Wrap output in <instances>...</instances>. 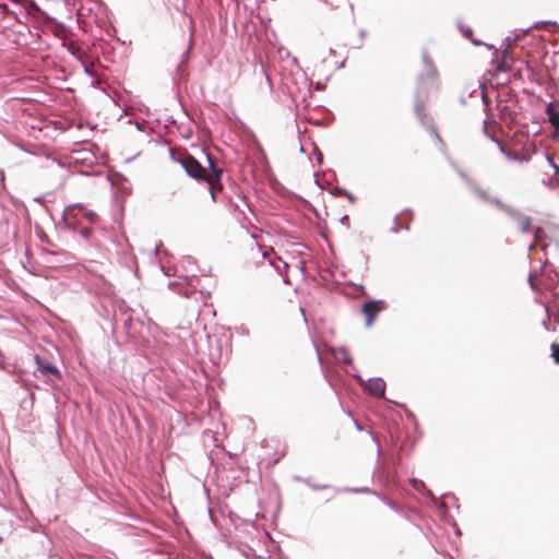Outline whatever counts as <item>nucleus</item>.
I'll list each match as a JSON object with an SVG mask.
<instances>
[{
    "label": "nucleus",
    "instance_id": "obj_49",
    "mask_svg": "<svg viewBox=\"0 0 559 559\" xmlns=\"http://www.w3.org/2000/svg\"><path fill=\"white\" fill-rule=\"evenodd\" d=\"M8 14H12L14 16V19L16 20V22H21V20L19 19L17 14L13 11H7Z\"/></svg>",
    "mask_w": 559,
    "mask_h": 559
},
{
    "label": "nucleus",
    "instance_id": "obj_9",
    "mask_svg": "<svg viewBox=\"0 0 559 559\" xmlns=\"http://www.w3.org/2000/svg\"><path fill=\"white\" fill-rule=\"evenodd\" d=\"M62 223L68 230L79 234L85 241H90L92 236V228L81 226L79 219H73L71 216L63 214Z\"/></svg>",
    "mask_w": 559,
    "mask_h": 559
},
{
    "label": "nucleus",
    "instance_id": "obj_50",
    "mask_svg": "<svg viewBox=\"0 0 559 559\" xmlns=\"http://www.w3.org/2000/svg\"><path fill=\"white\" fill-rule=\"evenodd\" d=\"M406 416H407V418L415 420V415L412 412L407 411Z\"/></svg>",
    "mask_w": 559,
    "mask_h": 559
},
{
    "label": "nucleus",
    "instance_id": "obj_29",
    "mask_svg": "<svg viewBox=\"0 0 559 559\" xmlns=\"http://www.w3.org/2000/svg\"><path fill=\"white\" fill-rule=\"evenodd\" d=\"M340 352L342 353V361L347 365H352L353 359L350 355L348 354L347 349L345 347H341Z\"/></svg>",
    "mask_w": 559,
    "mask_h": 559
},
{
    "label": "nucleus",
    "instance_id": "obj_22",
    "mask_svg": "<svg viewBox=\"0 0 559 559\" xmlns=\"http://www.w3.org/2000/svg\"><path fill=\"white\" fill-rule=\"evenodd\" d=\"M558 112H559V110L557 109V104L555 102H549L546 105L545 114L547 115L548 118L551 117V115H555Z\"/></svg>",
    "mask_w": 559,
    "mask_h": 559
},
{
    "label": "nucleus",
    "instance_id": "obj_20",
    "mask_svg": "<svg viewBox=\"0 0 559 559\" xmlns=\"http://www.w3.org/2000/svg\"><path fill=\"white\" fill-rule=\"evenodd\" d=\"M193 46V27L191 28L190 39H189V46L187 50L181 55V62L186 63L190 58V52L192 50Z\"/></svg>",
    "mask_w": 559,
    "mask_h": 559
},
{
    "label": "nucleus",
    "instance_id": "obj_17",
    "mask_svg": "<svg viewBox=\"0 0 559 559\" xmlns=\"http://www.w3.org/2000/svg\"><path fill=\"white\" fill-rule=\"evenodd\" d=\"M492 64L495 67V70L498 72H507L510 70V67L506 59H503L501 56H495V59L492 60Z\"/></svg>",
    "mask_w": 559,
    "mask_h": 559
},
{
    "label": "nucleus",
    "instance_id": "obj_3",
    "mask_svg": "<svg viewBox=\"0 0 559 559\" xmlns=\"http://www.w3.org/2000/svg\"><path fill=\"white\" fill-rule=\"evenodd\" d=\"M460 176L467 182L471 191L481 201L496 205L499 210L504 212L509 217H516L518 214L515 209L501 202L498 198L490 197L489 193L473 182L463 171H460Z\"/></svg>",
    "mask_w": 559,
    "mask_h": 559
},
{
    "label": "nucleus",
    "instance_id": "obj_6",
    "mask_svg": "<svg viewBox=\"0 0 559 559\" xmlns=\"http://www.w3.org/2000/svg\"><path fill=\"white\" fill-rule=\"evenodd\" d=\"M34 359L37 367L36 371L39 372L43 378H46V381H48V379H62V373L59 368L48 359L39 355H35Z\"/></svg>",
    "mask_w": 559,
    "mask_h": 559
},
{
    "label": "nucleus",
    "instance_id": "obj_56",
    "mask_svg": "<svg viewBox=\"0 0 559 559\" xmlns=\"http://www.w3.org/2000/svg\"><path fill=\"white\" fill-rule=\"evenodd\" d=\"M304 483L310 487V485H312L311 483V479L310 478H305Z\"/></svg>",
    "mask_w": 559,
    "mask_h": 559
},
{
    "label": "nucleus",
    "instance_id": "obj_11",
    "mask_svg": "<svg viewBox=\"0 0 559 559\" xmlns=\"http://www.w3.org/2000/svg\"><path fill=\"white\" fill-rule=\"evenodd\" d=\"M498 148L501 154H503L508 159L519 163H528L531 160V156L528 155H521L516 152H512L508 150L503 143H498Z\"/></svg>",
    "mask_w": 559,
    "mask_h": 559
},
{
    "label": "nucleus",
    "instance_id": "obj_10",
    "mask_svg": "<svg viewBox=\"0 0 559 559\" xmlns=\"http://www.w3.org/2000/svg\"><path fill=\"white\" fill-rule=\"evenodd\" d=\"M550 24L556 25V22H552V21H539V22H536L533 25L526 27L525 29H515L514 31V36L513 37L508 36L506 38V41L509 44V46H512L518 40H520L524 35H526L530 31H532L534 28H540V27H543L545 25H550Z\"/></svg>",
    "mask_w": 559,
    "mask_h": 559
},
{
    "label": "nucleus",
    "instance_id": "obj_19",
    "mask_svg": "<svg viewBox=\"0 0 559 559\" xmlns=\"http://www.w3.org/2000/svg\"><path fill=\"white\" fill-rule=\"evenodd\" d=\"M344 491L353 493H371L373 496L380 497L373 489L369 487L345 488Z\"/></svg>",
    "mask_w": 559,
    "mask_h": 559
},
{
    "label": "nucleus",
    "instance_id": "obj_2",
    "mask_svg": "<svg viewBox=\"0 0 559 559\" xmlns=\"http://www.w3.org/2000/svg\"><path fill=\"white\" fill-rule=\"evenodd\" d=\"M170 158L180 164L186 174L198 181L206 180L204 167L190 154H177L174 148L169 150Z\"/></svg>",
    "mask_w": 559,
    "mask_h": 559
},
{
    "label": "nucleus",
    "instance_id": "obj_53",
    "mask_svg": "<svg viewBox=\"0 0 559 559\" xmlns=\"http://www.w3.org/2000/svg\"><path fill=\"white\" fill-rule=\"evenodd\" d=\"M177 286H178V283H177V282H170V283L168 284V287H169L170 289H173L174 287H177Z\"/></svg>",
    "mask_w": 559,
    "mask_h": 559
},
{
    "label": "nucleus",
    "instance_id": "obj_35",
    "mask_svg": "<svg viewBox=\"0 0 559 559\" xmlns=\"http://www.w3.org/2000/svg\"><path fill=\"white\" fill-rule=\"evenodd\" d=\"M205 155H206V159H207V163H209V167L212 170L213 168H215L217 166L216 163H215V159H214V157L210 153H205Z\"/></svg>",
    "mask_w": 559,
    "mask_h": 559
},
{
    "label": "nucleus",
    "instance_id": "obj_16",
    "mask_svg": "<svg viewBox=\"0 0 559 559\" xmlns=\"http://www.w3.org/2000/svg\"><path fill=\"white\" fill-rule=\"evenodd\" d=\"M459 31L461 32L462 36L469 39L473 45L480 46L483 45L481 40L474 39L473 36V29L471 26L464 25L461 22L457 23Z\"/></svg>",
    "mask_w": 559,
    "mask_h": 559
},
{
    "label": "nucleus",
    "instance_id": "obj_36",
    "mask_svg": "<svg viewBox=\"0 0 559 559\" xmlns=\"http://www.w3.org/2000/svg\"><path fill=\"white\" fill-rule=\"evenodd\" d=\"M176 72L177 74H179L181 78H183L186 75V70H185V63L180 62L177 68H176Z\"/></svg>",
    "mask_w": 559,
    "mask_h": 559
},
{
    "label": "nucleus",
    "instance_id": "obj_43",
    "mask_svg": "<svg viewBox=\"0 0 559 559\" xmlns=\"http://www.w3.org/2000/svg\"><path fill=\"white\" fill-rule=\"evenodd\" d=\"M402 214L400 213V214L394 216V218H393V226H399L401 224V221H400V216Z\"/></svg>",
    "mask_w": 559,
    "mask_h": 559
},
{
    "label": "nucleus",
    "instance_id": "obj_45",
    "mask_svg": "<svg viewBox=\"0 0 559 559\" xmlns=\"http://www.w3.org/2000/svg\"><path fill=\"white\" fill-rule=\"evenodd\" d=\"M261 71L263 72V74L265 75L266 78V81L269 82L270 86H272V82H271V79L269 76V74L265 72L264 68H263V64L261 63Z\"/></svg>",
    "mask_w": 559,
    "mask_h": 559
},
{
    "label": "nucleus",
    "instance_id": "obj_60",
    "mask_svg": "<svg viewBox=\"0 0 559 559\" xmlns=\"http://www.w3.org/2000/svg\"><path fill=\"white\" fill-rule=\"evenodd\" d=\"M555 176H559V167H556Z\"/></svg>",
    "mask_w": 559,
    "mask_h": 559
},
{
    "label": "nucleus",
    "instance_id": "obj_24",
    "mask_svg": "<svg viewBox=\"0 0 559 559\" xmlns=\"http://www.w3.org/2000/svg\"><path fill=\"white\" fill-rule=\"evenodd\" d=\"M330 193L333 197H344V194H347V190L345 188L334 186L330 189Z\"/></svg>",
    "mask_w": 559,
    "mask_h": 559
},
{
    "label": "nucleus",
    "instance_id": "obj_23",
    "mask_svg": "<svg viewBox=\"0 0 559 559\" xmlns=\"http://www.w3.org/2000/svg\"><path fill=\"white\" fill-rule=\"evenodd\" d=\"M369 433H370L373 442L377 445V455H378V457H380L382 455V449H381L379 436L372 430H370Z\"/></svg>",
    "mask_w": 559,
    "mask_h": 559
},
{
    "label": "nucleus",
    "instance_id": "obj_46",
    "mask_svg": "<svg viewBox=\"0 0 559 559\" xmlns=\"http://www.w3.org/2000/svg\"><path fill=\"white\" fill-rule=\"evenodd\" d=\"M542 231H543L542 227H537V228H535V230H534V237H535V239H538L539 234H540Z\"/></svg>",
    "mask_w": 559,
    "mask_h": 559
},
{
    "label": "nucleus",
    "instance_id": "obj_62",
    "mask_svg": "<svg viewBox=\"0 0 559 559\" xmlns=\"http://www.w3.org/2000/svg\"><path fill=\"white\" fill-rule=\"evenodd\" d=\"M300 152L305 153V148L302 145H300Z\"/></svg>",
    "mask_w": 559,
    "mask_h": 559
},
{
    "label": "nucleus",
    "instance_id": "obj_5",
    "mask_svg": "<svg viewBox=\"0 0 559 559\" xmlns=\"http://www.w3.org/2000/svg\"><path fill=\"white\" fill-rule=\"evenodd\" d=\"M388 308V304L383 299H369L361 305V313L366 318L365 325L371 326L377 316Z\"/></svg>",
    "mask_w": 559,
    "mask_h": 559
},
{
    "label": "nucleus",
    "instance_id": "obj_25",
    "mask_svg": "<svg viewBox=\"0 0 559 559\" xmlns=\"http://www.w3.org/2000/svg\"><path fill=\"white\" fill-rule=\"evenodd\" d=\"M509 44H507V48L502 50L501 57L507 60V62H514V57L511 53Z\"/></svg>",
    "mask_w": 559,
    "mask_h": 559
},
{
    "label": "nucleus",
    "instance_id": "obj_13",
    "mask_svg": "<svg viewBox=\"0 0 559 559\" xmlns=\"http://www.w3.org/2000/svg\"><path fill=\"white\" fill-rule=\"evenodd\" d=\"M518 214L516 217H510L520 225V231L523 234L530 233L532 230V218L530 216L523 215L519 210L515 209Z\"/></svg>",
    "mask_w": 559,
    "mask_h": 559
},
{
    "label": "nucleus",
    "instance_id": "obj_44",
    "mask_svg": "<svg viewBox=\"0 0 559 559\" xmlns=\"http://www.w3.org/2000/svg\"><path fill=\"white\" fill-rule=\"evenodd\" d=\"M344 197H346V198H347V200H348L350 203H354V202H355V200H356V198H355L350 192H348V191H347V194H344Z\"/></svg>",
    "mask_w": 559,
    "mask_h": 559
},
{
    "label": "nucleus",
    "instance_id": "obj_63",
    "mask_svg": "<svg viewBox=\"0 0 559 559\" xmlns=\"http://www.w3.org/2000/svg\"><path fill=\"white\" fill-rule=\"evenodd\" d=\"M300 312L302 313V316L305 317V311L302 308H300Z\"/></svg>",
    "mask_w": 559,
    "mask_h": 559
},
{
    "label": "nucleus",
    "instance_id": "obj_58",
    "mask_svg": "<svg viewBox=\"0 0 559 559\" xmlns=\"http://www.w3.org/2000/svg\"><path fill=\"white\" fill-rule=\"evenodd\" d=\"M3 179H4V174L2 170H0V181L3 182Z\"/></svg>",
    "mask_w": 559,
    "mask_h": 559
},
{
    "label": "nucleus",
    "instance_id": "obj_18",
    "mask_svg": "<svg viewBox=\"0 0 559 559\" xmlns=\"http://www.w3.org/2000/svg\"><path fill=\"white\" fill-rule=\"evenodd\" d=\"M548 122L552 127V139L559 140V112L551 115V117L548 118Z\"/></svg>",
    "mask_w": 559,
    "mask_h": 559
},
{
    "label": "nucleus",
    "instance_id": "obj_15",
    "mask_svg": "<svg viewBox=\"0 0 559 559\" xmlns=\"http://www.w3.org/2000/svg\"><path fill=\"white\" fill-rule=\"evenodd\" d=\"M181 265L186 270V277H195L197 276V266L195 261L192 257L187 255L181 260Z\"/></svg>",
    "mask_w": 559,
    "mask_h": 559
},
{
    "label": "nucleus",
    "instance_id": "obj_7",
    "mask_svg": "<svg viewBox=\"0 0 559 559\" xmlns=\"http://www.w3.org/2000/svg\"><path fill=\"white\" fill-rule=\"evenodd\" d=\"M63 214H66V216L67 215L71 216L73 219L80 221L81 218H85L91 224L94 223L95 218H96V213L94 211L87 210L86 207H84L83 205H81L79 203L68 205L64 209Z\"/></svg>",
    "mask_w": 559,
    "mask_h": 559
},
{
    "label": "nucleus",
    "instance_id": "obj_41",
    "mask_svg": "<svg viewBox=\"0 0 559 559\" xmlns=\"http://www.w3.org/2000/svg\"><path fill=\"white\" fill-rule=\"evenodd\" d=\"M353 377L359 382L360 386L364 384L365 380L357 371L353 373Z\"/></svg>",
    "mask_w": 559,
    "mask_h": 559
},
{
    "label": "nucleus",
    "instance_id": "obj_39",
    "mask_svg": "<svg viewBox=\"0 0 559 559\" xmlns=\"http://www.w3.org/2000/svg\"><path fill=\"white\" fill-rule=\"evenodd\" d=\"M177 293L186 297H190L193 292L190 288H181Z\"/></svg>",
    "mask_w": 559,
    "mask_h": 559
},
{
    "label": "nucleus",
    "instance_id": "obj_4",
    "mask_svg": "<svg viewBox=\"0 0 559 559\" xmlns=\"http://www.w3.org/2000/svg\"><path fill=\"white\" fill-rule=\"evenodd\" d=\"M409 483H411L412 487L416 491L425 495L426 497H429L431 499L432 503L437 508H439L442 511H447L448 510L447 502L445 501H440L437 497H435L433 493L429 489L426 488V485H425V483L423 480L413 477V478L409 479ZM447 498L451 499L453 501V503L456 506V508H459L457 498L453 493H450V492L449 493H444V495L441 496L440 499L444 500Z\"/></svg>",
    "mask_w": 559,
    "mask_h": 559
},
{
    "label": "nucleus",
    "instance_id": "obj_48",
    "mask_svg": "<svg viewBox=\"0 0 559 559\" xmlns=\"http://www.w3.org/2000/svg\"><path fill=\"white\" fill-rule=\"evenodd\" d=\"M314 183L320 188V189H324L323 185L320 182V180L318 179L317 175L314 174Z\"/></svg>",
    "mask_w": 559,
    "mask_h": 559
},
{
    "label": "nucleus",
    "instance_id": "obj_28",
    "mask_svg": "<svg viewBox=\"0 0 559 559\" xmlns=\"http://www.w3.org/2000/svg\"><path fill=\"white\" fill-rule=\"evenodd\" d=\"M543 183L550 189H555L559 187V179L551 177L548 178L547 180H544Z\"/></svg>",
    "mask_w": 559,
    "mask_h": 559
},
{
    "label": "nucleus",
    "instance_id": "obj_32",
    "mask_svg": "<svg viewBox=\"0 0 559 559\" xmlns=\"http://www.w3.org/2000/svg\"><path fill=\"white\" fill-rule=\"evenodd\" d=\"M313 151H314L316 159H317L318 164L321 165L323 163V154H322V152L316 145L313 147Z\"/></svg>",
    "mask_w": 559,
    "mask_h": 559
},
{
    "label": "nucleus",
    "instance_id": "obj_57",
    "mask_svg": "<svg viewBox=\"0 0 559 559\" xmlns=\"http://www.w3.org/2000/svg\"><path fill=\"white\" fill-rule=\"evenodd\" d=\"M365 36H366V31H365V29H361V31L359 32V37L362 39Z\"/></svg>",
    "mask_w": 559,
    "mask_h": 559
},
{
    "label": "nucleus",
    "instance_id": "obj_14",
    "mask_svg": "<svg viewBox=\"0 0 559 559\" xmlns=\"http://www.w3.org/2000/svg\"><path fill=\"white\" fill-rule=\"evenodd\" d=\"M498 109H499L500 119L502 121L509 122V123H513L516 120V115L518 114L510 106H508V105H503V106L498 105Z\"/></svg>",
    "mask_w": 559,
    "mask_h": 559
},
{
    "label": "nucleus",
    "instance_id": "obj_47",
    "mask_svg": "<svg viewBox=\"0 0 559 559\" xmlns=\"http://www.w3.org/2000/svg\"><path fill=\"white\" fill-rule=\"evenodd\" d=\"M293 479H294L295 481H298V483H304L305 477L299 476V475H294V476H293Z\"/></svg>",
    "mask_w": 559,
    "mask_h": 559
},
{
    "label": "nucleus",
    "instance_id": "obj_21",
    "mask_svg": "<svg viewBox=\"0 0 559 559\" xmlns=\"http://www.w3.org/2000/svg\"><path fill=\"white\" fill-rule=\"evenodd\" d=\"M487 123H488V119H485L484 122H483V132L486 136H488L492 142H495L497 145L498 143H502L501 141H499L495 134L490 133L489 130H488V127H487Z\"/></svg>",
    "mask_w": 559,
    "mask_h": 559
},
{
    "label": "nucleus",
    "instance_id": "obj_1",
    "mask_svg": "<svg viewBox=\"0 0 559 559\" xmlns=\"http://www.w3.org/2000/svg\"><path fill=\"white\" fill-rule=\"evenodd\" d=\"M421 60L424 69L417 75V87L414 94V114L419 123L431 135H433L437 141L441 142V138L436 127L433 126L432 118L426 110V102L428 99L430 90L436 86L438 80V71L426 49L423 50Z\"/></svg>",
    "mask_w": 559,
    "mask_h": 559
},
{
    "label": "nucleus",
    "instance_id": "obj_40",
    "mask_svg": "<svg viewBox=\"0 0 559 559\" xmlns=\"http://www.w3.org/2000/svg\"><path fill=\"white\" fill-rule=\"evenodd\" d=\"M340 223H341L342 225H345V226L349 227V216H348V215H346V214H345V215H343V216L341 217V219H340Z\"/></svg>",
    "mask_w": 559,
    "mask_h": 559
},
{
    "label": "nucleus",
    "instance_id": "obj_55",
    "mask_svg": "<svg viewBox=\"0 0 559 559\" xmlns=\"http://www.w3.org/2000/svg\"><path fill=\"white\" fill-rule=\"evenodd\" d=\"M481 98H483L484 103L486 104L487 103V96H486L485 91L481 92Z\"/></svg>",
    "mask_w": 559,
    "mask_h": 559
},
{
    "label": "nucleus",
    "instance_id": "obj_61",
    "mask_svg": "<svg viewBox=\"0 0 559 559\" xmlns=\"http://www.w3.org/2000/svg\"><path fill=\"white\" fill-rule=\"evenodd\" d=\"M209 514H210V518L213 520V514H212V510L209 509Z\"/></svg>",
    "mask_w": 559,
    "mask_h": 559
},
{
    "label": "nucleus",
    "instance_id": "obj_38",
    "mask_svg": "<svg viewBox=\"0 0 559 559\" xmlns=\"http://www.w3.org/2000/svg\"><path fill=\"white\" fill-rule=\"evenodd\" d=\"M72 55H73L78 60H80V61L82 62V64L84 66V70H85V72H86L88 75H92V72L90 71L88 67L84 63L82 56H80V55H79V56H76L74 52H72Z\"/></svg>",
    "mask_w": 559,
    "mask_h": 559
},
{
    "label": "nucleus",
    "instance_id": "obj_52",
    "mask_svg": "<svg viewBox=\"0 0 559 559\" xmlns=\"http://www.w3.org/2000/svg\"><path fill=\"white\" fill-rule=\"evenodd\" d=\"M486 46H487L489 49H493V50H495V55H498V50H497V48H496L493 45L486 44Z\"/></svg>",
    "mask_w": 559,
    "mask_h": 559
},
{
    "label": "nucleus",
    "instance_id": "obj_31",
    "mask_svg": "<svg viewBox=\"0 0 559 559\" xmlns=\"http://www.w3.org/2000/svg\"><path fill=\"white\" fill-rule=\"evenodd\" d=\"M211 173L214 177V180L221 183L223 170L218 166H216L211 170Z\"/></svg>",
    "mask_w": 559,
    "mask_h": 559
},
{
    "label": "nucleus",
    "instance_id": "obj_33",
    "mask_svg": "<svg viewBox=\"0 0 559 559\" xmlns=\"http://www.w3.org/2000/svg\"><path fill=\"white\" fill-rule=\"evenodd\" d=\"M545 158L547 160V163L549 164V166L554 169V171L556 173V167H559L558 164L555 163L554 158L549 155V154H545Z\"/></svg>",
    "mask_w": 559,
    "mask_h": 559
},
{
    "label": "nucleus",
    "instance_id": "obj_8",
    "mask_svg": "<svg viewBox=\"0 0 559 559\" xmlns=\"http://www.w3.org/2000/svg\"><path fill=\"white\" fill-rule=\"evenodd\" d=\"M361 388L369 395L380 399L384 396L386 384L382 378L374 377L365 380Z\"/></svg>",
    "mask_w": 559,
    "mask_h": 559
},
{
    "label": "nucleus",
    "instance_id": "obj_51",
    "mask_svg": "<svg viewBox=\"0 0 559 559\" xmlns=\"http://www.w3.org/2000/svg\"><path fill=\"white\" fill-rule=\"evenodd\" d=\"M354 424L358 431L362 430V426L357 420H354Z\"/></svg>",
    "mask_w": 559,
    "mask_h": 559
},
{
    "label": "nucleus",
    "instance_id": "obj_26",
    "mask_svg": "<svg viewBox=\"0 0 559 559\" xmlns=\"http://www.w3.org/2000/svg\"><path fill=\"white\" fill-rule=\"evenodd\" d=\"M390 509H392L393 511H396L399 512L400 511V506L399 503H396L395 501L393 500H390L385 497H379Z\"/></svg>",
    "mask_w": 559,
    "mask_h": 559
},
{
    "label": "nucleus",
    "instance_id": "obj_12",
    "mask_svg": "<svg viewBox=\"0 0 559 559\" xmlns=\"http://www.w3.org/2000/svg\"><path fill=\"white\" fill-rule=\"evenodd\" d=\"M401 214L406 215L407 218L404 222H401L399 226H392L390 228V233L392 234H399L401 230L408 231L411 229V222L413 219V211L408 207L404 209Z\"/></svg>",
    "mask_w": 559,
    "mask_h": 559
},
{
    "label": "nucleus",
    "instance_id": "obj_34",
    "mask_svg": "<svg viewBox=\"0 0 559 559\" xmlns=\"http://www.w3.org/2000/svg\"><path fill=\"white\" fill-rule=\"evenodd\" d=\"M205 155H206V159H207V163H209V167L212 170L213 168H215L217 166L216 163H215V159H214V157L210 153H205Z\"/></svg>",
    "mask_w": 559,
    "mask_h": 559
},
{
    "label": "nucleus",
    "instance_id": "obj_54",
    "mask_svg": "<svg viewBox=\"0 0 559 559\" xmlns=\"http://www.w3.org/2000/svg\"><path fill=\"white\" fill-rule=\"evenodd\" d=\"M144 122H136V129L143 130Z\"/></svg>",
    "mask_w": 559,
    "mask_h": 559
},
{
    "label": "nucleus",
    "instance_id": "obj_42",
    "mask_svg": "<svg viewBox=\"0 0 559 559\" xmlns=\"http://www.w3.org/2000/svg\"><path fill=\"white\" fill-rule=\"evenodd\" d=\"M527 282H528L530 286H531L533 289H535V288H536V285H535V283L533 282V274H532V273H530V274H528Z\"/></svg>",
    "mask_w": 559,
    "mask_h": 559
},
{
    "label": "nucleus",
    "instance_id": "obj_30",
    "mask_svg": "<svg viewBox=\"0 0 559 559\" xmlns=\"http://www.w3.org/2000/svg\"><path fill=\"white\" fill-rule=\"evenodd\" d=\"M207 183H209V191H210V194H211V198H212V201L215 202L216 201V193H217V190L214 186V183L206 177V180H205Z\"/></svg>",
    "mask_w": 559,
    "mask_h": 559
},
{
    "label": "nucleus",
    "instance_id": "obj_27",
    "mask_svg": "<svg viewBox=\"0 0 559 559\" xmlns=\"http://www.w3.org/2000/svg\"><path fill=\"white\" fill-rule=\"evenodd\" d=\"M550 349L551 357L554 358L555 362L559 365V344L552 343Z\"/></svg>",
    "mask_w": 559,
    "mask_h": 559
},
{
    "label": "nucleus",
    "instance_id": "obj_37",
    "mask_svg": "<svg viewBox=\"0 0 559 559\" xmlns=\"http://www.w3.org/2000/svg\"><path fill=\"white\" fill-rule=\"evenodd\" d=\"M330 486L329 485H318V484H312L310 485V488L316 490V491H319V490H325L328 489Z\"/></svg>",
    "mask_w": 559,
    "mask_h": 559
},
{
    "label": "nucleus",
    "instance_id": "obj_59",
    "mask_svg": "<svg viewBox=\"0 0 559 559\" xmlns=\"http://www.w3.org/2000/svg\"><path fill=\"white\" fill-rule=\"evenodd\" d=\"M241 333H242V334L248 335V334H249V331H248V329H242V330H241Z\"/></svg>",
    "mask_w": 559,
    "mask_h": 559
}]
</instances>
